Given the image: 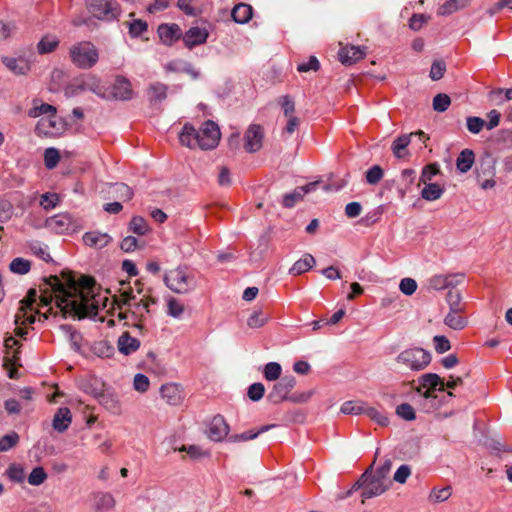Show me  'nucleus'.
<instances>
[{
	"instance_id": "obj_1",
	"label": "nucleus",
	"mask_w": 512,
	"mask_h": 512,
	"mask_svg": "<svg viewBox=\"0 0 512 512\" xmlns=\"http://www.w3.org/2000/svg\"><path fill=\"white\" fill-rule=\"evenodd\" d=\"M94 286L95 281L90 277H82L79 284L71 276L67 277L66 282L56 275L45 278L39 296V305L47 308L43 315L47 318V314L56 315L58 311L64 317L79 319L97 315L100 302L94 293Z\"/></svg>"
},
{
	"instance_id": "obj_2",
	"label": "nucleus",
	"mask_w": 512,
	"mask_h": 512,
	"mask_svg": "<svg viewBox=\"0 0 512 512\" xmlns=\"http://www.w3.org/2000/svg\"><path fill=\"white\" fill-rule=\"evenodd\" d=\"M157 302L158 299L149 294L138 299L132 291H124L120 295L119 307L120 309L126 307V312L130 313L135 321H143L151 313V307Z\"/></svg>"
},
{
	"instance_id": "obj_3",
	"label": "nucleus",
	"mask_w": 512,
	"mask_h": 512,
	"mask_svg": "<svg viewBox=\"0 0 512 512\" xmlns=\"http://www.w3.org/2000/svg\"><path fill=\"white\" fill-rule=\"evenodd\" d=\"M165 285L174 293L187 294L195 290L197 280L188 266H178L164 275Z\"/></svg>"
},
{
	"instance_id": "obj_4",
	"label": "nucleus",
	"mask_w": 512,
	"mask_h": 512,
	"mask_svg": "<svg viewBox=\"0 0 512 512\" xmlns=\"http://www.w3.org/2000/svg\"><path fill=\"white\" fill-rule=\"evenodd\" d=\"M71 62L80 69H90L99 60L96 46L89 41L78 42L69 50Z\"/></svg>"
},
{
	"instance_id": "obj_5",
	"label": "nucleus",
	"mask_w": 512,
	"mask_h": 512,
	"mask_svg": "<svg viewBox=\"0 0 512 512\" xmlns=\"http://www.w3.org/2000/svg\"><path fill=\"white\" fill-rule=\"evenodd\" d=\"M396 362L411 371H421L430 364L431 354L423 348L412 347L400 352Z\"/></svg>"
},
{
	"instance_id": "obj_6",
	"label": "nucleus",
	"mask_w": 512,
	"mask_h": 512,
	"mask_svg": "<svg viewBox=\"0 0 512 512\" xmlns=\"http://www.w3.org/2000/svg\"><path fill=\"white\" fill-rule=\"evenodd\" d=\"M88 9L94 17L105 21L117 19L121 12L116 0H88Z\"/></svg>"
},
{
	"instance_id": "obj_7",
	"label": "nucleus",
	"mask_w": 512,
	"mask_h": 512,
	"mask_svg": "<svg viewBox=\"0 0 512 512\" xmlns=\"http://www.w3.org/2000/svg\"><path fill=\"white\" fill-rule=\"evenodd\" d=\"M221 132L218 125L212 121H205L198 129L199 148L202 150H212L219 144Z\"/></svg>"
},
{
	"instance_id": "obj_8",
	"label": "nucleus",
	"mask_w": 512,
	"mask_h": 512,
	"mask_svg": "<svg viewBox=\"0 0 512 512\" xmlns=\"http://www.w3.org/2000/svg\"><path fill=\"white\" fill-rule=\"evenodd\" d=\"M295 385L296 379L294 376L286 375L282 377L278 382L273 384L267 395V400L272 404H279L288 400V395Z\"/></svg>"
},
{
	"instance_id": "obj_9",
	"label": "nucleus",
	"mask_w": 512,
	"mask_h": 512,
	"mask_svg": "<svg viewBox=\"0 0 512 512\" xmlns=\"http://www.w3.org/2000/svg\"><path fill=\"white\" fill-rule=\"evenodd\" d=\"M106 100L128 101L133 98V89L130 80L122 75L115 78L114 83L108 87Z\"/></svg>"
},
{
	"instance_id": "obj_10",
	"label": "nucleus",
	"mask_w": 512,
	"mask_h": 512,
	"mask_svg": "<svg viewBox=\"0 0 512 512\" xmlns=\"http://www.w3.org/2000/svg\"><path fill=\"white\" fill-rule=\"evenodd\" d=\"M64 130V123L56 114L42 117L35 126V133L44 136H57Z\"/></svg>"
},
{
	"instance_id": "obj_11",
	"label": "nucleus",
	"mask_w": 512,
	"mask_h": 512,
	"mask_svg": "<svg viewBox=\"0 0 512 512\" xmlns=\"http://www.w3.org/2000/svg\"><path fill=\"white\" fill-rule=\"evenodd\" d=\"M44 227L55 234H66L73 230V219L68 213H59L44 221Z\"/></svg>"
},
{
	"instance_id": "obj_12",
	"label": "nucleus",
	"mask_w": 512,
	"mask_h": 512,
	"mask_svg": "<svg viewBox=\"0 0 512 512\" xmlns=\"http://www.w3.org/2000/svg\"><path fill=\"white\" fill-rule=\"evenodd\" d=\"M263 129L260 125L252 124L244 134V148L249 153L257 152L262 147Z\"/></svg>"
},
{
	"instance_id": "obj_13",
	"label": "nucleus",
	"mask_w": 512,
	"mask_h": 512,
	"mask_svg": "<svg viewBox=\"0 0 512 512\" xmlns=\"http://www.w3.org/2000/svg\"><path fill=\"white\" fill-rule=\"evenodd\" d=\"M158 36L166 46H172L179 39H182V29L176 23H163L158 26Z\"/></svg>"
},
{
	"instance_id": "obj_14",
	"label": "nucleus",
	"mask_w": 512,
	"mask_h": 512,
	"mask_svg": "<svg viewBox=\"0 0 512 512\" xmlns=\"http://www.w3.org/2000/svg\"><path fill=\"white\" fill-rule=\"evenodd\" d=\"M365 55L366 49L364 47L354 45H342V43H340L338 57L340 62L344 65H352L357 61L363 59Z\"/></svg>"
},
{
	"instance_id": "obj_15",
	"label": "nucleus",
	"mask_w": 512,
	"mask_h": 512,
	"mask_svg": "<svg viewBox=\"0 0 512 512\" xmlns=\"http://www.w3.org/2000/svg\"><path fill=\"white\" fill-rule=\"evenodd\" d=\"M229 432V426L222 415H216L209 423L207 436L212 441H222Z\"/></svg>"
},
{
	"instance_id": "obj_16",
	"label": "nucleus",
	"mask_w": 512,
	"mask_h": 512,
	"mask_svg": "<svg viewBox=\"0 0 512 512\" xmlns=\"http://www.w3.org/2000/svg\"><path fill=\"white\" fill-rule=\"evenodd\" d=\"M208 36V31L205 28L191 27L184 34L182 33V40L187 48L192 49L195 46L204 44Z\"/></svg>"
},
{
	"instance_id": "obj_17",
	"label": "nucleus",
	"mask_w": 512,
	"mask_h": 512,
	"mask_svg": "<svg viewBox=\"0 0 512 512\" xmlns=\"http://www.w3.org/2000/svg\"><path fill=\"white\" fill-rule=\"evenodd\" d=\"M161 397L169 405H179L183 400V391L180 385L176 383H167L161 386Z\"/></svg>"
},
{
	"instance_id": "obj_18",
	"label": "nucleus",
	"mask_w": 512,
	"mask_h": 512,
	"mask_svg": "<svg viewBox=\"0 0 512 512\" xmlns=\"http://www.w3.org/2000/svg\"><path fill=\"white\" fill-rule=\"evenodd\" d=\"M318 182L308 183L305 186L297 187L293 192L285 194L282 205L286 208H292L304 195L316 189Z\"/></svg>"
},
{
	"instance_id": "obj_19",
	"label": "nucleus",
	"mask_w": 512,
	"mask_h": 512,
	"mask_svg": "<svg viewBox=\"0 0 512 512\" xmlns=\"http://www.w3.org/2000/svg\"><path fill=\"white\" fill-rule=\"evenodd\" d=\"M412 136H418L423 143L428 139L423 131L397 137L392 143V151L395 157L402 158L404 156L403 151L410 144Z\"/></svg>"
},
{
	"instance_id": "obj_20",
	"label": "nucleus",
	"mask_w": 512,
	"mask_h": 512,
	"mask_svg": "<svg viewBox=\"0 0 512 512\" xmlns=\"http://www.w3.org/2000/svg\"><path fill=\"white\" fill-rule=\"evenodd\" d=\"M387 490V485L380 477L373 476L369 481L367 480L364 489L361 493L363 499H369L379 496Z\"/></svg>"
},
{
	"instance_id": "obj_21",
	"label": "nucleus",
	"mask_w": 512,
	"mask_h": 512,
	"mask_svg": "<svg viewBox=\"0 0 512 512\" xmlns=\"http://www.w3.org/2000/svg\"><path fill=\"white\" fill-rule=\"evenodd\" d=\"M179 141L190 149L199 148L198 130L191 123H185L179 134Z\"/></svg>"
},
{
	"instance_id": "obj_22",
	"label": "nucleus",
	"mask_w": 512,
	"mask_h": 512,
	"mask_svg": "<svg viewBox=\"0 0 512 512\" xmlns=\"http://www.w3.org/2000/svg\"><path fill=\"white\" fill-rule=\"evenodd\" d=\"M72 422V414L69 408L60 407L55 413L52 426L57 432L66 431Z\"/></svg>"
},
{
	"instance_id": "obj_23",
	"label": "nucleus",
	"mask_w": 512,
	"mask_h": 512,
	"mask_svg": "<svg viewBox=\"0 0 512 512\" xmlns=\"http://www.w3.org/2000/svg\"><path fill=\"white\" fill-rule=\"evenodd\" d=\"M420 386L417 388V392L421 393L422 389H436L439 391H445V383L441 377L435 373H426L419 378Z\"/></svg>"
},
{
	"instance_id": "obj_24",
	"label": "nucleus",
	"mask_w": 512,
	"mask_h": 512,
	"mask_svg": "<svg viewBox=\"0 0 512 512\" xmlns=\"http://www.w3.org/2000/svg\"><path fill=\"white\" fill-rule=\"evenodd\" d=\"M57 109L55 106L44 103L40 99L35 98L32 101V107L28 110L27 115L30 118H38L41 116L48 117L51 114H56Z\"/></svg>"
},
{
	"instance_id": "obj_25",
	"label": "nucleus",
	"mask_w": 512,
	"mask_h": 512,
	"mask_svg": "<svg viewBox=\"0 0 512 512\" xmlns=\"http://www.w3.org/2000/svg\"><path fill=\"white\" fill-rule=\"evenodd\" d=\"M111 241V237L107 233H100L97 231L86 232L83 235V242L85 245L97 249L106 247Z\"/></svg>"
},
{
	"instance_id": "obj_26",
	"label": "nucleus",
	"mask_w": 512,
	"mask_h": 512,
	"mask_svg": "<svg viewBox=\"0 0 512 512\" xmlns=\"http://www.w3.org/2000/svg\"><path fill=\"white\" fill-rule=\"evenodd\" d=\"M38 299V295L36 290L31 289L29 290L27 296L25 299L20 301V311L23 312L22 317H24L23 322H28L29 324H32L35 322V315L30 314L27 315L28 311L32 312L34 310V304H36Z\"/></svg>"
},
{
	"instance_id": "obj_27",
	"label": "nucleus",
	"mask_w": 512,
	"mask_h": 512,
	"mask_svg": "<svg viewBox=\"0 0 512 512\" xmlns=\"http://www.w3.org/2000/svg\"><path fill=\"white\" fill-rule=\"evenodd\" d=\"M86 88L101 99L106 100L109 98L108 87L96 75H86Z\"/></svg>"
},
{
	"instance_id": "obj_28",
	"label": "nucleus",
	"mask_w": 512,
	"mask_h": 512,
	"mask_svg": "<svg viewBox=\"0 0 512 512\" xmlns=\"http://www.w3.org/2000/svg\"><path fill=\"white\" fill-rule=\"evenodd\" d=\"M118 349L124 355H129L137 351L140 347V341L132 337L128 332H124L118 338Z\"/></svg>"
},
{
	"instance_id": "obj_29",
	"label": "nucleus",
	"mask_w": 512,
	"mask_h": 512,
	"mask_svg": "<svg viewBox=\"0 0 512 512\" xmlns=\"http://www.w3.org/2000/svg\"><path fill=\"white\" fill-rule=\"evenodd\" d=\"M94 508L97 511L111 510L115 506V499L108 492H96L92 494Z\"/></svg>"
},
{
	"instance_id": "obj_30",
	"label": "nucleus",
	"mask_w": 512,
	"mask_h": 512,
	"mask_svg": "<svg viewBox=\"0 0 512 512\" xmlns=\"http://www.w3.org/2000/svg\"><path fill=\"white\" fill-rule=\"evenodd\" d=\"M3 64L14 74L24 75L29 69V63L24 58L3 57Z\"/></svg>"
},
{
	"instance_id": "obj_31",
	"label": "nucleus",
	"mask_w": 512,
	"mask_h": 512,
	"mask_svg": "<svg viewBox=\"0 0 512 512\" xmlns=\"http://www.w3.org/2000/svg\"><path fill=\"white\" fill-rule=\"evenodd\" d=\"M253 15V9L249 4L239 3L234 6L231 12L232 19L239 24L247 23Z\"/></svg>"
},
{
	"instance_id": "obj_32",
	"label": "nucleus",
	"mask_w": 512,
	"mask_h": 512,
	"mask_svg": "<svg viewBox=\"0 0 512 512\" xmlns=\"http://www.w3.org/2000/svg\"><path fill=\"white\" fill-rule=\"evenodd\" d=\"M168 86L166 84L155 82L149 85L147 89L148 99L151 103L161 102L167 97Z\"/></svg>"
},
{
	"instance_id": "obj_33",
	"label": "nucleus",
	"mask_w": 512,
	"mask_h": 512,
	"mask_svg": "<svg viewBox=\"0 0 512 512\" xmlns=\"http://www.w3.org/2000/svg\"><path fill=\"white\" fill-rule=\"evenodd\" d=\"M461 310L462 309H450L444 319V323L454 330H462L465 328L467 320L460 314Z\"/></svg>"
},
{
	"instance_id": "obj_34",
	"label": "nucleus",
	"mask_w": 512,
	"mask_h": 512,
	"mask_svg": "<svg viewBox=\"0 0 512 512\" xmlns=\"http://www.w3.org/2000/svg\"><path fill=\"white\" fill-rule=\"evenodd\" d=\"M474 160V152L470 149H464L463 151L460 152L459 156L457 157V169L462 173L468 172L471 169Z\"/></svg>"
},
{
	"instance_id": "obj_35",
	"label": "nucleus",
	"mask_w": 512,
	"mask_h": 512,
	"mask_svg": "<svg viewBox=\"0 0 512 512\" xmlns=\"http://www.w3.org/2000/svg\"><path fill=\"white\" fill-rule=\"evenodd\" d=\"M315 259L311 254L304 255L301 259L296 261L290 268L289 272L292 275H300L313 267Z\"/></svg>"
},
{
	"instance_id": "obj_36",
	"label": "nucleus",
	"mask_w": 512,
	"mask_h": 512,
	"mask_svg": "<svg viewBox=\"0 0 512 512\" xmlns=\"http://www.w3.org/2000/svg\"><path fill=\"white\" fill-rule=\"evenodd\" d=\"M91 394L97 398L102 405L106 406V408L113 411L119 408L118 400L112 394L101 392L98 389H93Z\"/></svg>"
},
{
	"instance_id": "obj_37",
	"label": "nucleus",
	"mask_w": 512,
	"mask_h": 512,
	"mask_svg": "<svg viewBox=\"0 0 512 512\" xmlns=\"http://www.w3.org/2000/svg\"><path fill=\"white\" fill-rule=\"evenodd\" d=\"M444 193V189L437 183H429L421 191V196L427 201H435Z\"/></svg>"
},
{
	"instance_id": "obj_38",
	"label": "nucleus",
	"mask_w": 512,
	"mask_h": 512,
	"mask_svg": "<svg viewBox=\"0 0 512 512\" xmlns=\"http://www.w3.org/2000/svg\"><path fill=\"white\" fill-rule=\"evenodd\" d=\"M18 344H19V341L13 336H8L4 339V347L6 349L4 365H6L7 362L12 363L18 359V357H17L18 351L15 349V347L18 346Z\"/></svg>"
},
{
	"instance_id": "obj_39",
	"label": "nucleus",
	"mask_w": 512,
	"mask_h": 512,
	"mask_svg": "<svg viewBox=\"0 0 512 512\" xmlns=\"http://www.w3.org/2000/svg\"><path fill=\"white\" fill-rule=\"evenodd\" d=\"M59 44V41L54 36H44L37 44L39 54H47L54 51Z\"/></svg>"
},
{
	"instance_id": "obj_40",
	"label": "nucleus",
	"mask_w": 512,
	"mask_h": 512,
	"mask_svg": "<svg viewBox=\"0 0 512 512\" xmlns=\"http://www.w3.org/2000/svg\"><path fill=\"white\" fill-rule=\"evenodd\" d=\"M363 414L367 415L371 420L375 421L380 426H387L389 419L387 416L379 411L377 408L365 405Z\"/></svg>"
},
{
	"instance_id": "obj_41",
	"label": "nucleus",
	"mask_w": 512,
	"mask_h": 512,
	"mask_svg": "<svg viewBox=\"0 0 512 512\" xmlns=\"http://www.w3.org/2000/svg\"><path fill=\"white\" fill-rule=\"evenodd\" d=\"M129 230L137 235H145L149 231L146 220L140 216H134L130 220Z\"/></svg>"
},
{
	"instance_id": "obj_42",
	"label": "nucleus",
	"mask_w": 512,
	"mask_h": 512,
	"mask_svg": "<svg viewBox=\"0 0 512 512\" xmlns=\"http://www.w3.org/2000/svg\"><path fill=\"white\" fill-rule=\"evenodd\" d=\"M13 273L24 275L31 269V262L27 259L17 257L13 259L9 265Z\"/></svg>"
},
{
	"instance_id": "obj_43",
	"label": "nucleus",
	"mask_w": 512,
	"mask_h": 512,
	"mask_svg": "<svg viewBox=\"0 0 512 512\" xmlns=\"http://www.w3.org/2000/svg\"><path fill=\"white\" fill-rule=\"evenodd\" d=\"M366 403L363 401H346L341 406V412L344 414H363Z\"/></svg>"
},
{
	"instance_id": "obj_44",
	"label": "nucleus",
	"mask_w": 512,
	"mask_h": 512,
	"mask_svg": "<svg viewBox=\"0 0 512 512\" xmlns=\"http://www.w3.org/2000/svg\"><path fill=\"white\" fill-rule=\"evenodd\" d=\"M7 477L16 483H21L25 479V470L22 465L13 463L6 470Z\"/></svg>"
},
{
	"instance_id": "obj_45",
	"label": "nucleus",
	"mask_w": 512,
	"mask_h": 512,
	"mask_svg": "<svg viewBox=\"0 0 512 512\" xmlns=\"http://www.w3.org/2000/svg\"><path fill=\"white\" fill-rule=\"evenodd\" d=\"M94 353L101 358H109L114 353V347L106 340H101L93 345Z\"/></svg>"
},
{
	"instance_id": "obj_46",
	"label": "nucleus",
	"mask_w": 512,
	"mask_h": 512,
	"mask_svg": "<svg viewBox=\"0 0 512 512\" xmlns=\"http://www.w3.org/2000/svg\"><path fill=\"white\" fill-rule=\"evenodd\" d=\"M282 372L281 365L277 362H269L264 367V378L268 381H276L280 378Z\"/></svg>"
},
{
	"instance_id": "obj_47",
	"label": "nucleus",
	"mask_w": 512,
	"mask_h": 512,
	"mask_svg": "<svg viewBox=\"0 0 512 512\" xmlns=\"http://www.w3.org/2000/svg\"><path fill=\"white\" fill-rule=\"evenodd\" d=\"M60 161V153L56 148H47L44 152V164L47 169H53Z\"/></svg>"
},
{
	"instance_id": "obj_48",
	"label": "nucleus",
	"mask_w": 512,
	"mask_h": 512,
	"mask_svg": "<svg viewBox=\"0 0 512 512\" xmlns=\"http://www.w3.org/2000/svg\"><path fill=\"white\" fill-rule=\"evenodd\" d=\"M29 248L34 255H36L43 261L49 262L52 260L49 252L47 251V245H45L39 241H34V242L30 243Z\"/></svg>"
},
{
	"instance_id": "obj_49",
	"label": "nucleus",
	"mask_w": 512,
	"mask_h": 512,
	"mask_svg": "<svg viewBox=\"0 0 512 512\" xmlns=\"http://www.w3.org/2000/svg\"><path fill=\"white\" fill-rule=\"evenodd\" d=\"M466 0H448L439 9L441 15H449L465 7Z\"/></svg>"
},
{
	"instance_id": "obj_50",
	"label": "nucleus",
	"mask_w": 512,
	"mask_h": 512,
	"mask_svg": "<svg viewBox=\"0 0 512 512\" xmlns=\"http://www.w3.org/2000/svg\"><path fill=\"white\" fill-rule=\"evenodd\" d=\"M47 479V473L43 467H35L28 476V483L33 486H39Z\"/></svg>"
},
{
	"instance_id": "obj_51",
	"label": "nucleus",
	"mask_w": 512,
	"mask_h": 512,
	"mask_svg": "<svg viewBox=\"0 0 512 512\" xmlns=\"http://www.w3.org/2000/svg\"><path fill=\"white\" fill-rule=\"evenodd\" d=\"M19 442V435L16 432H11L0 438V452H6L17 445Z\"/></svg>"
},
{
	"instance_id": "obj_52",
	"label": "nucleus",
	"mask_w": 512,
	"mask_h": 512,
	"mask_svg": "<svg viewBox=\"0 0 512 512\" xmlns=\"http://www.w3.org/2000/svg\"><path fill=\"white\" fill-rule=\"evenodd\" d=\"M452 494L451 486H446L441 489L434 488L429 496L432 502L439 503L446 501Z\"/></svg>"
},
{
	"instance_id": "obj_53",
	"label": "nucleus",
	"mask_w": 512,
	"mask_h": 512,
	"mask_svg": "<svg viewBox=\"0 0 512 512\" xmlns=\"http://www.w3.org/2000/svg\"><path fill=\"white\" fill-rule=\"evenodd\" d=\"M450 104L451 99L445 93H439L433 98V109L437 112H445Z\"/></svg>"
},
{
	"instance_id": "obj_54",
	"label": "nucleus",
	"mask_w": 512,
	"mask_h": 512,
	"mask_svg": "<svg viewBox=\"0 0 512 512\" xmlns=\"http://www.w3.org/2000/svg\"><path fill=\"white\" fill-rule=\"evenodd\" d=\"M396 414L406 421H413L416 419L414 408L409 403H402L397 406Z\"/></svg>"
},
{
	"instance_id": "obj_55",
	"label": "nucleus",
	"mask_w": 512,
	"mask_h": 512,
	"mask_svg": "<svg viewBox=\"0 0 512 512\" xmlns=\"http://www.w3.org/2000/svg\"><path fill=\"white\" fill-rule=\"evenodd\" d=\"M59 203V196L56 193H44L40 198V205L45 210H51L55 208Z\"/></svg>"
},
{
	"instance_id": "obj_56",
	"label": "nucleus",
	"mask_w": 512,
	"mask_h": 512,
	"mask_svg": "<svg viewBox=\"0 0 512 512\" xmlns=\"http://www.w3.org/2000/svg\"><path fill=\"white\" fill-rule=\"evenodd\" d=\"M486 122L477 116H470L466 119V125L469 132L472 134H478L481 132L483 127L485 126Z\"/></svg>"
},
{
	"instance_id": "obj_57",
	"label": "nucleus",
	"mask_w": 512,
	"mask_h": 512,
	"mask_svg": "<svg viewBox=\"0 0 512 512\" xmlns=\"http://www.w3.org/2000/svg\"><path fill=\"white\" fill-rule=\"evenodd\" d=\"M184 312V306L175 298H170L167 303V313L169 316L179 318Z\"/></svg>"
},
{
	"instance_id": "obj_58",
	"label": "nucleus",
	"mask_w": 512,
	"mask_h": 512,
	"mask_svg": "<svg viewBox=\"0 0 512 512\" xmlns=\"http://www.w3.org/2000/svg\"><path fill=\"white\" fill-rule=\"evenodd\" d=\"M268 318L261 311H254L247 320V325L250 328H260L264 326Z\"/></svg>"
},
{
	"instance_id": "obj_59",
	"label": "nucleus",
	"mask_w": 512,
	"mask_h": 512,
	"mask_svg": "<svg viewBox=\"0 0 512 512\" xmlns=\"http://www.w3.org/2000/svg\"><path fill=\"white\" fill-rule=\"evenodd\" d=\"M383 177V169L374 165L366 171V181L371 185L377 184Z\"/></svg>"
},
{
	"instance_id": "obj_60",
	"label": "nucleus",
	"mask_w": 512,
	"mask_h": 512,
	"mask_svg": "<svg viewBox=\"0 0 512 512\" xmlns=\"http://www.w3.org/2000/svg\"><path fill=\"white\" fill-rule=\"evenodd\" d=\"M278 103L280 104L285 117L294 116L293 114L295 112V103L289 95L280 97Z\"/></svg>"
},
{
	"instance_id": "obj_61",
	"label": "nucleus",
	"mask_w": 512,
	"mask_h": 512,
	"mask_svg": "<svg viewBox=\"0 0 512 512\" xmlns=\"http://www.w3.org/2000/svg\"><path fill=\"white\" fill-rule=\"evenodd\" d=\"M434 348L438 354H443L450 350L451 344L447 337L437 335L433 338Z\"/></svg>"
},
{
	"instance_id": "obj_62",
	"label": "nucleus",
	"mask_w": 512,
	"mask_h": 512,
	"mask_svg": "<svg viewBox=\"0 0 512 512\" xmlns=\"http://www.w3.org/2000/svg\"><path fill=\"white\" fill-rule=\"evenodd\" d=\"M150 381L149 378L141 373H138L134 377L133 386L138 392L144 393L149 389Z\"/></svg>"
},
{
	"instance_id": "obj_63",
	"label": "nucleus",
	"mask_w": 512,
	"mask_h": 512,
	"mask_svg": "<svg viewBox=\"0 0 512 512\" xmlns=\"http://www.w3.org/2000/svg\"><path fill=\"white\" fill-rule=\"evenodd\" d=\"M264 393H265V387L260 382L253 383L248 388V397L252 401H259L264 396Z\"/></svg>"
},
{
	"instance_id": "obj_64",
	"label": "nucleus",
	"mask_w": 512,
	"mask_h": 512,
	"mask_svg": "<svg viewBox=\"0 0 512 512\" xmlns=\"http://www.w3.org/2000/svg\"><path fill=\"white\" fill-rule=\"evenodd\" d=\"M446 71V65L443 61H434L430 69V78L432 80H440Z\"/></svg>"
}]
</instances>
